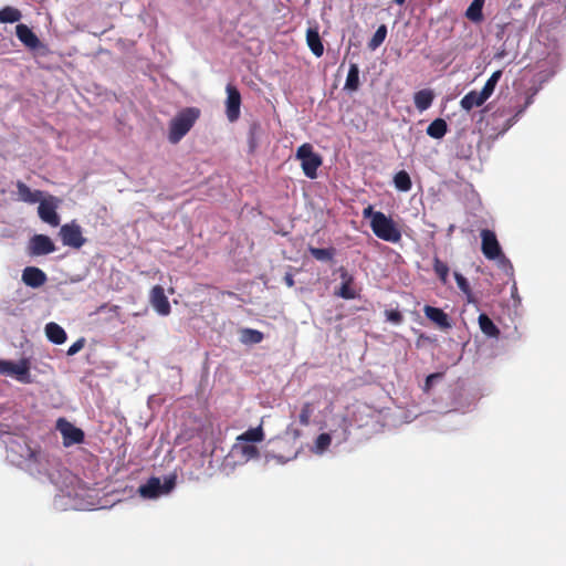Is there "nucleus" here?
Masks as SVG:
<instances>
[{
    "instance_id": "1",
    "label": "nucleus",
    "mask_w": 566,
    "mask_h": 566,
    "mask_svg": "<svg viewBox=\"0 0 566 566\" xmlns=\"http://www.w3.org/2000/svg\"><path fill=\"white\" fill-rule=\"evenodd\" d=\"M200 114L197 107H186L178 112L169 123L168 140L178 144L193 127Z\"/></svg>"
},
{
    "instance_id": "2",
    "label": "nucleus",
    "mask_w": 566,
    "mask_h": 566,
    "mask_svg": "<svg viewBox=\"0 0 566 566\" xmlns=\"http://www.w3.org/2000/svg\"><path fill=\"white\" fill-rule=\"evenodd\" d=\"M370 228L374 234L387 242L398 243L401 240V232L395 221L384 212L377 211L370 221Z\"/></svg>"
},
{
    "instance_id": "3",
    "label": "nucleus",
    "mask_w": 566,
    "mask_h": 566,
    "mask_svg": "<svg viewBox=\"0 0 566 566\" xmlns=\"http://www.w3.org/2000/svg\"><path fill=\"white\" fill-rule=\"evenodd\" d=\"M301 160V167L304 175L311 179L317 177V169L322 165V157L314 153L313 146L308 143L301 145L295 155Z\"/></svg>"
},
{
    "instance_id": "4",
    "label": "nucleus",
    "mask_w": 566,
    "mask_h": 566,
    "mask_svg": "<svg viewBox=\"0 0 566 566\" xmlns=\"http://www.w3.org/2000/svg\"><path fill=\"white\" fill-rule=\"evenodd\" d=\"M0 375L10 376L22 384H30V363L28 359H21L19 363L0 359Z\"/></svg>"
},
{
    "instance_id": "5",
    "label": "nucleus",
    "mask_w": 566,
    "mask_h": 566,
    "mask_svg": "<svg viewBox=\"0 0 566 566\" xmlns=\"http://www.w3.org/2000/svg\"><path fill=\"white\" fill-rule=\"evenodd\" d=\"M481 235V251L488 260H501L502 262H509L502 252L501 245L494 231L489 229H482Z\"/></svg>"
},
{
    "instance_id": "6",
    "label": "nucleus",
    "mask_w": 566,
    "mask_h": 566,
    "mask_svg": "<svg viewBox=\"0 0 566 566\" xmlns=\"http://www.w3.org/2000/svg\"><path fill=\"white\" fill-rule=\"evenodd\" d=\"M533 103V96L530 95L525 102L521 104L518 101L512 103L509 107H500L494 112V117H507L502 127V133L510 129L517 120V118L525 112V109Z\"/></svg>"
},
{
    "instance_id": "7",
    "label": "nucleus",
    "mask_w": 566,
    "mask_h": 566,
    "mask_svg": "<svg viewBox=\"0 0 566 566\" xmlns=\"http://www.w3.org/2000/svg\"><path fill=\"white\" fill-rule=\"evenodd\" d=\"M60 237L64 245L80 249L86 242V239L82 234V228L75 221L65 223L60 228Z\"/></svg>"
},
{
    "instance_id": "8",
    "label": "nucleus",
    "mask_w": 566,
    "mask_h": 566,
    "mask_svg": "<svg viewBox=\"0 0 566 566\" xmlns=\"http://www.w3.org/2000/svg\"><path fill=\"white\" fill-rule=\"evenodd\" d=\"M59 199L54 196H49L46 199H41L38 207V214L40 219L50 224L51 227H57L60 224V216L56 212L59 206Z\"/></svg>"
},
{
    "instance_id": "9",
    "label": "nucleus",
    "mask_w": 566,
    "mask_h": 566,
    "mask_svg": "<svg viewBox=\"0 0 566 566\" xmlns=\"http://www.w3.org/2000/svg\"><path fill=\"white\" fill-rule=\"evenodd\" d=\"M56 429L63 437V444L70 447L73 444H80L84 441V432L82 429L76 428L70 421L64 418H60L56 421Z\"/></svg>"
},
{
    "instance_id": "10",
    "label": "nucleus",
    "mask_w": 566,
    "mask_h": 566,
    "mask_svg": "<svg viewBox=\"0 0 566 566\" xmlns=\"http://www.w3.org/2000/svg\"><path fill=\"white\" fill-rule=\"evenodd\" d=\"M56 250L54 242L45 234H34L28 244L30 255L39 256L53 253Z\"/></svg>"
},
{
    "instance_id": "11",
    "label": "nucleus",
    "mask_w": 566,
    "mask_h": 566,
    "mask_svg": "<svg viewBox=\"0 0 566 566\" xmlns=\"http://www.w3.org/2000/svg\"><path fill=\"white\" fill-rule=\"evenodd\" d=\"M308 394L312 395L313 398L311 401H306L303 403V406L301 408L300 416H298V421L304 427L310 424L311 418L314 413V410L317 407V405H319V402L324 396V390L322 387L316 386V387H313Z\"/></svg>"
},
{
    "instance_id": "12",
    "label": "nucleus",
    "mask_w": 566,
    "mask_h": 566,
    "mask_svg": "<svg viewBox=\"0 0 566 566\" xmlns=\"http://www.w3.org/2000/svg\"><path fill=\"white\" fill-rule=\"evenodd\" d=\"M149 302L159 315L167 316L170 314V303L161 285L153 286L149 293Z\"/></svg>"
},
{
    "instance_id": "13",
    "label": "nucleus",
    "mask_w": 566,
    "mask_h": 566,
    "mask_svg": "<svg viewBox=\"0 0 566 566\" xmlns=\"http://www.w3.org/2000/svg\"><path fill=\"white\" fill-rule=\"evenodd\" d=\"M241 95L238 88L231 84L227 85L226 113L230 122H235L240 116Z\"/></svg>"
},
{
    "instance_id": "14",
    "label": "nucleus",
    "mask_w": 566,
    "mask_h": 566,
    "mask_svg": "<svg viewBox=\"0 0 566 566\" xmlns=\"http://www.w3.org/2000/svg\"><path fill=\"white\" fill-rule=\"evenodd\" d=\"M18 39L30 50L46 49L36 34L25 24H18L15 28Z\"/></svg>"
},
{
    "instance_id": "15",
    "label": "nucleus",
    "mask_w": 566,
    "mask_h": 566,
    "mask_svg": "<svg viewBox=\"0 0 566 566\" xmlns=\"http://www.w3.org/2000/svg\"><path fill=\"white\" fill-rule=\"evenodd\" d=\"M46 274L39 268L27 266L22 272V281L27 286L38 289L46 282Z\"/></svg>"
},
{
    "instance_id": "16",
    "label": "nucleus",
    "mask_w": 566,
    "mask_h": 566,
    "mask_svg": "<svg viewBox=\"0 0 566 566\" xmlns=\"http://www.w3.org/2000/svg\"><path fill=\"white\" fill-rule=\"evenodd\" d=\"M339 273H340V279L343 280V282L340 284V287L338 289V291L335 294L344 300L355 298L356 292L352 287V284L354 282L353 275H350L344 266H340Z\"/></svg>"
},
{
    "instance_id": "17",
    "label": "nucleus",
    "mask_w": 566,
    "mask_h": 566,
    "mask_svg": "<svg viewBox=\"0 0 566 566\" xmlns=\"http://www.w3.org/2000/svg\"><path fill=\"white\" fill-rule=\"evenodd\" d=\"M18 190V200L33 205L39 202L43 197V191L31 190L24 182L18 180L15 184Z\"/></svg>"
},
{
    "instance_id": "18",
    "label": "nucleus",
    "mask_w": 566,
    "mask_h": 566,
    "mask_svg": "<svg viewBox=\"0 0 566 566\" xmlns=\"http://www.w3.org/2000/svg\"><path fill=\"white\" fill-rule=\"evenodd\" d=\"M489 98L480 91H470L460 101L462 109L470 112L474 107L482 106Z\"/></svg>"
},
{
    "instance_id": "19",
    "label": "nucleus",
    "mask_w": 566,
    "mask_h": 566,
    "mask_svg": "<svg viewBox=\"0 0 566 566\" xmlns=\"http://www.w3.org/2000/svg\"><path fill=\"white\" fill-rule=\"evenodd\" d=\"M424 314L430 321L436 323L439 327L443 329L451 327L448 315L441 308L426 305Z\"/></svg>"
},
{
    "instance_id": "20",
    "label": "nucleus",
    "mask_w": 566,
    "mask_h": 566,
    "mask_svg": "<svg viewBox=\"0 0 566 566\" xmlns=\"http://www.w3.org/2000/svg\"><path fill=\"white\" fill-rule=\"evenodd\" d=\"M139 493L143 497H157L163 494V484L158 478L153 476L145 484L139 486Z\"/></svg>"
},
{
    "instance_id": "21",
    "label": "nucleus",
    "mask_w": 566,
    "mask_h": 566,
    "mask_svg": "<svg viewBox=\"0 0 566 566\" xmlns=\"http://www.w3.org/2000/svg\"><path fill=\"white\" fill-rule=\"evenodd\" d=\"M433 98V92L429 88H423L415 93L413 103L419 112H423L431 106Z\"/></svg>"
},
{
    "instance_id": "22",
    "label": "nucleus",
    "mask_w": 566,
    "mask_h": 566,
    "mask_svg": "<svg viewBox=\"0 0 566 566\" xmlns=\"http://www.w3.org/2000/svg\"><path fill=\"white\" fill-rule=\"evenodd\" d=\"M306 42L312 53L321 57L324 53V45L316 29L310 28L306 32Z\"/></svg>"
},
{
    "instance_id": "23",
    "label": "nucleus",
    "mask_w": 566,
    "mask_h": 566,
    "mask_svg": "<svg viewBox=\"0 0 566 566\" xmlns=\"http://www.w3.org/2000/svg\"><path fill=\"white\" fill-rule=\"evenodd\" d=\"M45 334L50 342L61 345L66 340L65 331L56 323H49L45 326Z\"/></svg>"
},
{
    "instance_id": "24",
    "label": "nucleus",
    "mask_w": 566,
    "mask_h": 566,
    "mask_svg": "<svg viewBox=\"0 0 566 566\" xmlns=\"http://www.w3.org/2000/svg\"><path fill=\"white\" fill-rule=\"evenodd\" d=\"M479 326L484 335L488 337L497 338L500 335V329L493 323V321L484 313L479 315Z\"/></svg>"
},
{
    "instance_id": "25",
    "label": "nucleus",
    "mask_w": 566,
    "mask_h": 566,
    "mask_svg": "<svg viewBox=\"0 0 566 566\" xmlns=\"http://www.w3.org/2000/svg\"><path fill=\"white\" fill-rule=\"evenodd\" d=\"M264 440V431L262 426H258L255 428H250L242 434L238 436V442H261Z\"/></svg>"
},
{
    "instance_id": "26",
    "label": "nucleus",
    "mask_w": 566,
    "mask_h": 566,
    "mask_svg": "<svg viewBox=\"0 0 566 566\" xmlns=\"http://www.w3.org/2000/svg\"><path fill=\"white\" fill-rule=\"evenodd\" d=\"M448 132L447 122L442 118H437L427 127V134L436 139L442 138Z\"/></svg>"
},
{
    "instance_id": "27",
    "label": "nucleus",
    "mask_w": 566,
    "mask_h": 566,
    "mask_svg": "<svg viewBox=\"0 0 566 566\" xmlns=\"http://www.w3.org/2000/svg\"><path fill=\"white\" fill-rule=\"evenodd\" d=\"M359 87V67L352 63L347 73L344 88L350 92L357 91Z\"/></svg>"
},
{
    "instance_id": "28",
    "label": "nucleus",
    "mask_w": 566,
    "mask_h": 566,
    "mask_svg": "<svg viewBox=\"0 0 566 566\" xmlns=\"http://www.w3.org/2000/svg\"><path fill=\"white\" fill-rule=\"evenodd\" d=\"M484 0H473L467 9L465 17L473 22H481L483 20V8Z\"/></svg>"
},
{
    "instance_id": "29",
    "label": "nucleus",
    "mask_w": 566,
    "mask_h": 566,
    "mask_svg": "<svg viewBox=\"0 0 566 566\" xmlns=\"http://www.w3.org/2000/svg\"><path fill=\"white\" fill-rule=\"evenodd\" d=\"M394 184L398 190L403 192L409 191L412 187L410 176L406 170H400L395 175Z\"/></svg>"
},
{
    "instance_id": "30",
    "label": "nucleus",
    "mask_w": 566,
    "mask_h": 566,
    "mask_svg": "<svg viewBox=\"0 0 566 566\" xmlns=\"http://www.w3.org/2000/svg\"><path fill=\"white\" fill-rule=\"evenodd\" d=\"M21 12L13 7H4L0 10L1 23H14L21 19Z\"/></svg>"
},
{
    "instance_id": "31",
    "label": "nucleus",
    "mask_w": 566,
    "mask_h": 566,
    "mask_svg": "<svg viewBox=\"0 0 566 566\" xmlns=\"http://www.w3.org/2000/svg\"><path fill=\"white\" fill-rule=\"evenodd\" d=\"M308 251L314 259H316L318 261H326V262L332 261L336 253L335 248L321 249V248L310 247Z\"/></svg>"
},
{
    "instance_id": "32",
    "label": "nucleus",
    "mask_w": 566,
    "mask_h": 566,
    "mask_svg": "<svg viewBox=\"0 0 566 566\" xmlns=\"http://www.w3.org/2000/svg\"><path fill=\"white\" fill-rule=\"evenodd\" d=\"M386 36H387V27L385 24H381L378 27V29L374 33L373 38L368 42V48L370 50H376L377 48H379L382 44Z\"/></svg>"
},
{
    "instance_id": "33",
    "label": "nucleus",
    "mask_w": 566,
    "mask_h": 566,
    "mask_svg": "<svg viewBox=\"0 0 566 566\" xmlns=\"http://www.w3.org/2000/svg\"><path fill=\"white\" fill-rule=\"evenodd\" d=\"M433 271L443 284L448 282L449 266L447 263L442 262L438 256H434L433 259Z\"/></svg>"
},
{
    "instance_id": "34",
    "label": "nucleus",
    "mask_w": 566,
    "mask_h": 566,
    "mask_svg": "<svg viewBox=\"0 0 566 566\" xmlns=\"http://www.w3.org/2000/svg\"><path fill=\"white\" fill-rule=\"evenodd\" d=\"M235 448L245 460L255 459L260 454L255 446L245 442H237Z\"/></svg>"
},
{
    "instance_id": "35",
    "label": "nucleus",
    "mask_w": 566,
    "mask_h": 566,
    "mask_svg": "<svg viewBox=\"0 0 566 566\" xmlns=\"http://www.w3.org/2000/svg\"><path fill=\"white\" fill-rule=\"evenodd\" d=\"M263 333L252 328L242 331V340L245 343L259 344L263 340Z\"/></svg>"
},
{
    "instance_id": "36",
    "label": "nucleus",
    "mask_w": 566,
    "mask_h": 566,
    "mask_svg": "<svg viewBox=\"0 0 566 566\" xmlns=\"http://www.w3.org/2000/svg\"><path fill=\"white\" fill-rule=\"evenodd\" d=\"M454 279L459 290L468 296V300L472 298V291L468 280L459 272H454Z\"/></svg>"
},
{
    "instance_id": "37",
    "label": "nucleus",
    "mask_w": 566,
    "mask_h": 566,
    "mask_svg": "<svg viewBox=\"0 0 566 566\" xmlns=\"http://www.w3.org/2000/svg\"><path fill=\"white\" fill-rule=\"evenodd\" d=\"M332 442V438L328 433H321L315 441V447L318 451L326 450Z\"/></svg>"
},
{
    "instance_id": "38",
    "label": "nucleus",
    "mask_w": 566,
    "mask_h": 566,
    "mask_svg": "<svg viewBox=\"0 0 566 566\" xmlns=\"http://www.w3.org/2000/svg\"><path fill=\"white\" fill-rule=\"evenodd\" d=\"M385 316L387 321L394 323V324H401L403 321V315L398 310H386Z\"/></svg>"
},
{
    "instance_id": "39",
    "label": "nucleus",
    "mask_w": 566,
    "mask_h": 566,
    "mask_svg": "<svg viewBox=\"0 0 566 566\" xmlns=\"http://www.w3.org/2000/svg\"><path fill=\"white\" fill-rule=\"evenodd\" d=\"M84 345H85V339H84V338H80V339H77L75 343H73V344L69 347V349H67L66 354H67L69 356H73V355H75L76 353H78V352L84 347Z\"/></svg>"
},
{
    "instance_id": "40",
    "label": "nucleus",
    "mask_w": 566,
    "mask_h": 566,
    "mask_svg": "<svg viewBox=\"0 0 566 566\" xmlns=\"http://www.w3.org/2000/svg\"><path fill=\"white\" fill-rule=\"evenodd\" d=\"M495 86L496 84L493 83L492 81L488 80L484 84V86L482 87L481 92L488 97L490 98V96L493 94L494 90H495Z\"/></svg>"
},
{
    "instance_id": "41",
    "label": "nucleus",
    "mask_w": 566,
    "mask_h": 566,
    "mask_svg": "<svg viewBox=\"0 0 566 566\" xmlns=\"http://www.w3.org/2000/svg\"><path fill=\"white\" fill-rule=\"evenodd\" d=\"M376 213H377V211H374V208H373V206H370V205H369V206H367V207L363 210V217H364L365 219L370 218V220H371V219H374V214H376Z\"/></svg>"
},
{
    "instance_id": "42",
    "label": "nucleus",
    "mask_w": 566,
    "mask_h": 566,
    "mask_svg": "<svg viewBox=\"0 0 566 566\" xmlns=\"http://www.w3.org/2000/svg\"><path fill=\"white\" fill-rule=\"evenodd\" d=\"M174 484L175 482L172 479L166 481L165 484H163V493L169 492L172 489Z\"/></svg>"
},
{
    "instance_id": "43",
    "label": "nucleus",
    "mask_w": 566,
    "mask_h": 566,
    "mask_svg": "<svg viewBox=\"0 0 566 566\" xmlns=\"http://www.w3.org/2000/svg\"><path fill=\"white\" fill-rule=\"evenodd\" d=\"M502 76V71L499 70V71H495L490 77L489 80L492 81L493 83L497 84V82L500 81Z\"/></svg>"
},
{
    "instance_id": "44",
    "label": "nucleus",
    "mask_w": 566,
    "mask_h": 566,
    "mask_svg": "<svg viewBox=\"0 0 566 566\" xmlns=\"http://www.w3.org/2000/svg\"><path fill=\"white\" fill-rule=\"evenodd\" d=\"M284 281H285L286 285L290 287H292L294 285V279H293L292 274L287 273L284 277Z\"/></svg>"
},
{
    "instance_id": "45",
    "label": "nucleus",
    "mask_w": 566,
    "mask_h": 566,
    "mask_svg": "<svg viewBox=\"0 0 566 566\" xmlns=\"http://www.w3.org/2000/svg\"><path fill=\"white\" fill-rule=\"evenodd\" d=\"M394 2L398 6H402L406 2V0H394Z\"/></svg>"
},
{
    "instance_id": "46",
    "label": "nucleus",
    "mask_w": 566,
    "mask_h": 566,
    "mask_svg": "<svg viewBox=\"0 0 566 566\" xmlns=\"http://www.w3.org/2000/svg\"><path fill=\"white\" fill-rule=\"evenodd\" d=\"M118 308H119V307H118V305H113V306L111 307V311H113V312H117V311H118Z\"/></svg>"
},
{
    "instance_id": "47",
    "label": "nucleus",
    "mask_w": 566,
    "mask_h": 566,
    "mask_svg": "<svg viewBox=\"0 0 566 566\" xmlns=\"http://www.w3.org/2000/svg\"><path fill=\"white\" fill-rule=\"evenodd\" d=\"M104 308H106V304L101 305V306L98 307L97 312H101V311H103Z\"/></svg>"
},
{
    "instance_id": "48",
    "label": "nucleus",
    "mask_w": 566,
    "mask_h": 566,
    "mask_svg": "<svg viewBox=\"0 0 566 566\" xmlns=\"http://www.w3.org/2000/svg\"><path fill=\"white\" fill-rule=\"evenodd\" d=\"M504 55V52L499 53L496 56L502 57Z\"/></svg>"
},
{
    "instance_id": "49",
    "label": "nucleus",
    "mask_w": 566,
    "mask_h": 566,
    "mask_svg": "<svg viewBox=\"0 0 566 566\" xmlns=\"http://www.w3.org/2000/svg\"><path fill=\"white\" fill-rule=\"evenodd\" d=\"M433 377H434V375H430V376H428L427 381H429V380H430L431 378H433Z\"/></svg>"
}]
</instances>
